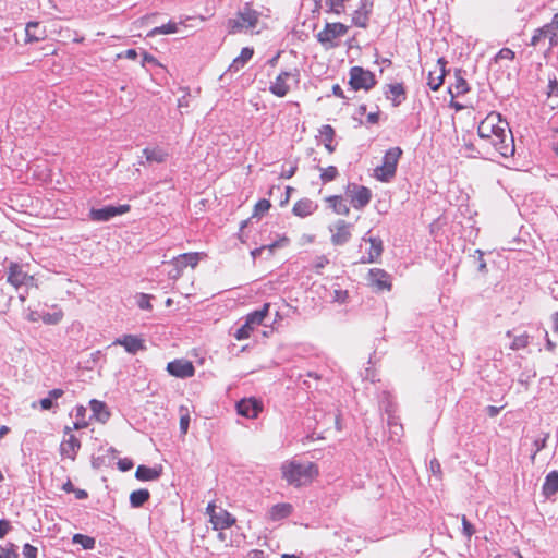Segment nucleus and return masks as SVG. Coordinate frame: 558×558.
I'll return each mask as SVG.
<instances>
[{"instance_id":"39448f33","label":"nucleus","mask_w":558,"mask_h":558,"mask_svg":"<svg viewBox=\"0 0 558 558\" xmlns=\"http://www.w3.org/2000/svg\"><path fill=\"white\" fill-rule=\"evenodd\" d=\"M377 84L375 74L362 66H352L349 71V85L354 90H371Z\"/></svg>"},{"instance_id":"0e129e2a","label":"nucleus","mask_w":558,"mask_h":558,"mask_svg":"<svg viewBox=\"0 0 558 558\" xmlns=\"http://www.w3.org/2000/svg\"><path fill=\"white\" fill-rule=\"evenodd\" d=\"M332 92L336 96L340 97V98H344V95H343V90L342 88L336 84L333 87H332Z\"/></svg>"},{"instance_id":"9d476101","label":"nucleus","mask_w":558,"mask_h":558,"mask_svg":"<svg viewBox=\"0 0 558 558\" xmlns=\"http://www.w3.org/2000/svg\"><path fill=\"white\" fill-rule=\"evenodd\" d=\"M130 210V205H119V206H105L98 209H90L89 218L93 221H109L116 216L123 215Z\"/></svg>"},{"instance_id":"f3484780","label":"nucleus","mask_w":558,"mask_h":558,"mask_svg":"<svg viewBox=\"0 0 558 558\" xmlns=\"http://www.w3.org/2000/svg\"><path fill=\"white\" fill-rule=\"evenodd\" d=\"M373 10V0H361L359 9L353 12L352 21L357 27H366Z\"/></svg>"},{"instance_id":"e2e57ef3","label":"nucleus","mask_w":558,"mask_h":558,"mask_svg":"<svg viewBox=\"0 0 558 558\" xmlns=\"http://www.w3.org/2000/svg\"><path fill=\"white\" fill-rule=\"evenodd\" d=\"M379 114L377 112H372L367 116V122L375 124L378 122Z\"/></svg>"},{"instance_id":"6ab92c4d","label":"nucleus","mask_w":558,"mask_h":558,"mask_svg":"<svg viewBox=\"0 0 558 558\" xmlns=\"http://www.w3.org/2000/svg\"><path fill=\"white\" fill-rule=\"evenodd\" d=\"M72 427L66 426L64 434L69 435V438L61 444V453L68 458L74 459L77 450L81 447L80 440L71 434Z\"/></svg>"},{"instance_id":"b1692460","label":"nucleus","mask_w":558,"mask_h":558,"mask_svg":"<svg viewBox=\"0 0 558 558\" xmlns=\"http://www.w3.org/2000/svg\"><path fill=\"white\" fill-rule=\"evenodd\" d=\"M335 135V130L330 125H324L319 130L322 142L329 154H332L336 149Z\"/></svg>"},{"instance_id":"c85d7f7f","label":"nucleus","mask_w":558,"mask_h":558,"mask_svg":"<svg viewBox=\"0 0 558 558\" xmlns=\"http://www.w3.org/2000/svg\"><path fill=\"white\" fill-rule=\"evenodd\" d=\"M135 476L140 481H154L160 476V472L155 468L140 465L136 470Z\"/></svg>"},{"instance_id":"72a5a7b5","label":"nucleus","mask_w":558,"mask_h":558,"mask_svg":"<svg viewBox=\"0 0 558 558\" xmlns=\"http://www.w3.org/2000/svg\"><path fill=\"white\" fill-rule=\"evenodd\" d=\"M54 311L52 313H41L39 315V318L45 323V324H48V325H56L58 323L61 322V319L63 318V312L58 308L57 306L53 307Z\"/></svg>"},{"instance_id":"c03bdc74","label":"nucleus","mask_w":558,"mask_h":558,"mask_svg":"<svg viewBox=\"0 0 558 558\" xmlns=\"http://www.w3.org/2000/svg\"><path fill=\"white\" fill-rule=\"evenodd\" d=\"M390 94L393 96L396 105H399L401 98L404 96V88L401 84H395L389 86Z\"/></svg>"},{"instance_id":"69168bd1","label":"nucleus","mask_w":558,"mask_h":558,"mask_svg":"<svg viewBox=\"0 0 558 558\" xmlns=\"http://www.w3.org/2000/svg\"><path fill=\"white\" fill-rule=\"evenodd\" d=\"M430 469H432L433 472L440 473V463L436 459L432 460L430 461Z\"/></svg>"},{"instance_id":"4d7b16f0","label":"nucleus","mask_w":558,"mask_h":558,"mask_svg":"<svg viewBox=\"0 0 558 558\" xmlns=\"http://www.w3.org/2000/svg\"><path fill=\"white\" fill-rule=\"evenodd\" d=\"M10 527L9 521L0 520V538H3L8 534Z\"/></svg>"},{"instance_id":"9b49d317","label":"nucleus","mask_w":558,"mask_h":558,"mask_svg":"<svg viewBox=\"0 0 558 558\" xmlns=\"http://www.w3.org/2000/svg\"><path fill=\"white\" fill-rule=\"evenodd\" d=\"M368 286L376 291H390L392 288L391 278L384 269L372 268L367 276Z\"/></svg>"},{"instance_id":"774afa93","label":"nucleus","mask_w":558,"mask_h":558,"mask_svg":"<svg viewBox=\"0 0 558 558\" xmlns=\"http://www.w3.org/2000/svg\"><path fill=\"white\" fill-rule=\"evenodd\" d=\"M554 331L558 333V312L553 314Z\"/></svg>"},{"instance_id":"393cba45","label":"nucleus","mask_w":558,"mask_h":558,"mask_svg":"<svg viewBox=\"0 0 558 558\" xmlns=\"http://www.w3.org/2000/svg\"><path fill=\"white\" fill-rule=\"evenodd\" d=\"M367 241L369 243V250L367 253V257L363 258L362 262L363 263H373L378 257H380V255L383 253V242L380 239H377V238H368Z\"/></svg>"},{"instance_id":"79ce46f5","label":"nucleus","mask_w":558,"mask_h":558,"mask_svg":"<svg viewBox=\"0 0 558 558\" xmlns=\"http://www.w3.org/2000/svg\"><path fill=\"white\" fill-rule=\"evenodd\" d=\"M86 409L84 407H76L75 416L76 421L73 423L74 429H82L87 426V423L84 421Z\"/></svg>"},{"instance_id":"412c9836","label":"nucleus","mask_w":558,"mask_h":558,"mask_svg":"<svg viewBox=\"0 0 558 558\" xmlns=\"http://www.w3.org/2000/svg\"><path fill=\"white\" fill-rule=\"evenodd\" d=\"M113 344L124 347L126 352L135 354L145 348L144 341L136 336L126 335L122 338L117 339Z\"/></svg>"},{"instance_id":"a878e982","label":"nucleus","mask_w":558,"mask_h":558,"mask_svg":"<svg viewBox=\"0 0 558 558\" xmlns=\"http://www.w3.org/2000/svg\"><path fill=\"white\" fill-rule=\"evenodd\" d=\"M558 492V471L549 472L543 484V494L546 497L553 496Z\"/></svg>"},{"instance_id":"bb28decb","label":"nucleus","mask_w":558,"mask_h":558,"mask_svg":"<svg viewBox=\"0 0 558 558\" xmlns=\"http://www.w3.org/2000/svg\"><path fill=\"white\" fill-rule=\"evenodd\" d=\"M293 34L301 40L310 38V36L314 34V20L308 19L295 25Z\"/></svg>"},{"instance_id":"de8ad7c7","label":"nucleus","mask_w":558,"mask_h":558,"mask_svg":"<svg viewBox=\"0 0 558 558\" xmlns=\"http://www.w3.org/2000/svg\"><path fill=\"white\" fill-rule=\"evenodd\" d=\"M270 202L267 201V199H260L256 203L255 205V210H254V215L255 216H258V215H263L264 213L268 211L269 208H270Z\"/></svg>"},{"instance_id":"5701e85b","label":"nucleus","mask_w":558,"mask_h":558,"mask_svg":"<svg viewBox=\"0 0 558 558\" xmlns=\"http://www.w3.org/2000/svg\"><path fill=\"white\" fill-rule=\"evenodd\" d=\"M253 49L252 48H248V47H244L242 50H241V53L239 57H236L232 63L230 64V66L228 68V71L229 73H236L239 72L242 68H244V65L252 59L253 57Z\"/></svg>"},{"instance_id":"f704fd0d","label":"nucleus","mask_w":558,"mask_h":558,"mask_svg":"<svg viewBox=\"0 0 558 558\" xmlns=\"http://www.w3.org/2000/svg\"><path fill=\"white\" fill-rule=\"evenodd\" d=\"M319 171H320L319 178L323 183H328V182L333 181L339 174L338 169L335 166L319 168Z\"/></svg>"},{"instance_id":"7ed1b4c3","label":"nucleus","mask_w":558,"mask_h":558,"mask_svg":"<svg viewBox=\"0 0 558 558\" xmlns=\"http://www.w3.org/2000/svg\"><path fill=\"white\" fill-rule=\"evenodd\" d=\"M259 12L247 4L239 10L234 17L227 22V28L230 34L253 32L259 21Z\"/></svg>"},{"instance_id":"49530a36","label":"nucleus","mask_w":558,"mask_h":558,"mask_svg":"<svg viewBox=\"0 0 558 558\" xmlns=\"http://www.w3.org/2000/svg\"><path fill=\"white\" fill-rule=\"evenodd\" d=\"M529 344V336L527 335H521L512 341L511 349L519 350L526 348Z\"/></svg>"},{"instance_id":"6e6d98bb","label":"nucleus","mask_w":558,"mask_h":558,"mask_svg":"<svg viewBox=\"0 0 558 558\" xmlns=\"http://www.w3.org/2000/svg\"><path fill=\"white\" fill-rule=\"evenodd\" d=\"M118 466L121 471L126 472L133 468V462L129 459H121L118 462Z\"/></svg>"},{"instance_id":"09e8293b","label":"nucleus","mask_w":558,"mask_h":558,"mask_svg":"<svg viewBox=\"0 0 558 558\" xmlns=\"http://www.w3.org/2000/svg\"><path fill=\"white\" fill-rule=\"evenodd\" d=\"M462 526H463V533L468 538H471L472 535L475 533L474 526L469 522L465 515H462L461 518Z\"/></svg>"},{"instance_id":"1a4fd4ad","label":"nucleus","mask_w":558,"mask_h":558,"mask_svg":"<svg viewBox=\"0 0 558 558\" xmlns=\"http://www.w3.org/2000/svg\"><path fill=\"white\" fill-rule=\"evenodd\" d=\"M349 27L342 23H327L322 32L318 33L317 38L322 44H329L335 46V40L344 36Z\"/></svg>"},{"instance_id":"13d9d810","label":"nucleus","mask_w":558,"mask_h":558,"mask_svg":"<svg viewBox=\"0 0 558 558\" xmlns=\"http://www.w3.org/2000/svg\"><path fill=\"white\" fill-rule=\"evenodd\" d=\"M295 170H296L295 166H290L288 169H286L283 167L282 171L280 172V177L289 179V178H291L295 173Z\"/></svg>"},{"instance_id":"dca6fc26","label":"nucleus","mask_w":558,"mask_h":558,"mask_svg":"<svg viewBox=\"0 0 558 558\" xmlns=\"http://www.w3.org/2000/svg\"><path fill=\"white\" fill-rule=\"evenodd\" d=\"M292 81H294V75L291 72H282L271 83L269 90L278 97H284L290 89V82Z\"/></svg>"},{"instance_id":"473e14b6","label":"nucleus","mask_w":558,"mask_h":558,"mask_svg":"<svg viewBox=\"0 0 558 558\" xmlns=\"http://www.w3.org/2000/svg\"><path fill=\"white\" fill-rule=\"evenodd\" d=\"M64 395V391L62 389H52L48 392V396L46 398H43L39 403L43 410H50L53 408V401L58 400Z\"/></svg>"},{"instance_id":"c756f323","label":"nucleus","mask_w":558,"mask_h":558,"mask_svg":"<svg viewBox=\"0 0 558 558\" xmlns=\"http://www.w3.org/2000/svg\"><path fill=\"white\" fill-rule=\"evenodd\" d=\"M90 409L95 417L101 423H105L110 416V413L108 412L106 404L101 401L92 400Z\"/></svg>"},{"instance_id":"4be33fe9","label":"nucleus","mask_w":558,"mask_h":558,"mask_svg":"<svg viewBox=\"0 0 558 558\" xmlns=\"http://www.w3.org/2000/svg\"><path fill=\"white\" fill-rule=\"evenodd\" d=\"M211 524L215 530H225L235 523V519L226 510L211 514Z\"/></svg>"},{"instance_id":"f257e3e1","label":"nucleus","mask_w":558,"mask_h":558,"mask_svg":"<svg viewBox=\"0 0 558 558\" xmlns=\"http://www.w3.org/2000/svg\"><path fill=\"white\" fill-rule=\"evenodd\" d=\"M478 136L502 157L512 156L514 140L508 122L498 112H490L477 126Z\"/></svg>"},{"instance_id":"864d4df0","label":"nucleus","mask_w":558,"mask_h":558,"mask_svg":"<svg viewBox=\"0 0 558 558\" xmlns=\"http://www.w3.org/2000/svg\"><path fill=\"white\" fill-rule=\"evenodd\" d=\"M330 1V5H331V10L339 14L342 10H343V4L347 0H329Z\"/></svg>"},{"instance_id":"a18cd8bd","label":"nucleus","mask_w":558,"mask_h":558,"mask_svg":"<svg viewBox=\"0 0 558 558\" xmlns=\"http://www.w3.org/2000/svg\"><path fill=\"white\" fill-rule=\"evenodd\" d=\"M17 551L13 544L0 546V558H17Z\"/></svg>"},{"instance_id":"e433bc0d","label":"nucleus","mask_w":558,"mask_h":558,"mask_svg":"<svg viewBox=\"0 0 558 558\" xmlns=\"http://www.w3.org/2000/svg\"><path fill=\"white\" fill-rule=\"evenodd\" d=\"M291 513V506L288 504H279L272 507L271 517L275 520L283 519Z\"/></svg>"},{"instance_id":"8fccbe9b","label":"nucleus","mask_w":558,"mask_h":558,"mask_svg":"<svg viewBox=\"0 0 558 558\" xmlns=\"http://www.w3.org/2000/svg\"><path fill=\"white\" fill-rule=\"evenodd\" d=\"M137 305L142 308V310H150L151 308V304H150V296L147 295V294H141L138 296V300H137Z\"/></svg>"},{"instance_id":"6e6552de","label":"nucleus","mask_w":558,"mask_h":558,"mask_svg":"<svg viewBox=\"0 0 558 558\" xmlns=\"http://www.w3.org/2000/svg\"><path fill=\"white\" fill-rule=\"evenodd\" d=\"M545 40H548V50L558 46V31L553 21L535 31L531 38V45L536 47Z\"/></svg>"},{"instance_id":"4468645a","label":"nucleus","mask_w":558,"mask_h":558,"mask_svg":"<svg viewBox=\"0 0 558 558\" xmlns=\"http://www.w3.org/2000/svg\"><path fill=\"white\" fill-rule=\"evenodd\" d=\"M170 375L179 378H187L194 375L195 368L190 361L174 360L167 365Z\"/></svg>"},{"instance_id":"680f3d73","label":"nucleus","mask_w":558,"mask_h":558,"mask_svg":"<svg viewBox=\"0 0 558 558\" xmlns=\"http://www.w3.org/2000/svg\"><path fill=\"white\" fill-rule=\"evenodd\" d=\"M73 493L77 499H85L88 496L87 492L84 489H74Z\"/></svg>"},{"instance_id":"f8f14e48","label":"nucleus","mask_w":558,"mask_h":558,"mask_svg":"<svg viewBox=\"0 0 558 558\" xmlns=\"http://www.w3.org/2000/svg\"><path fill=\"white\" fill-rule=\"evenodd\" d=\"M446 64L447 61L445 58H439L434 64L433 69H430L428 72L427 85L434 92L438 90L444 83L446 75Z\"/></svg>"},{"instance_id":"aec40b11","label":"nucleus","mask_w":558,"mask_h":558,"mask_svg":"<svg viewBox=\"0 0 558 558\" xmlns=\"http://www.w3.org/2000/svg\"><path fill=\"white\" fill-rule=\"evenodd\" d=\"M350 228H351V226L349 223H347L345 221H343V220L338 221L333 226V229H331V232H332L331 240H332L333 244L341 245V244H344L345 242H348L351 236Z\"/></svg>"},{"instance_id":"0eeeda50","label":"nucleus","mask_w":558,"mask_h":558,"mask_svg":"<svg viewBox=\"0 0 558 558\" xmlns=\"http://www.w3.org/2000/svg\"><path fill=\"white\" fill-rule=\"evenodd\" d=\"M201 259L199 253H184L177 257H174L170 263L171 269L168 271L169 278L177 280L181 275L185 267L191 266L192 268L196 267Z\"/></svg>"},{"instance_id":"ddd939ff","label":"nucleus","mask_w":558,"mask_h":558,"mask_svg":"<svg viewBox=\"0 0 558 558\" xmlns=\"http://www.w3.org/2000/svg\"><path fill=\"white\" fill-rule=\"evenodd\" d=\"M263 410V404L255 398L242 399L236 403L238 414L246 418H255Z\"/></svg>"},{"instance_id":"2eb2a0df","label":"nucleus","mask_w":558,"mask_h":558,"mask_svg":"<svg viewBox=\"0 0 558 558\" xmlns=\"http://www.w3.org/2000/svg\"><path fill=\"white\" fill-rule=\"evenodd\" d=\"M7 281L14 288H20L33 281V277L23 271L22 267L16 263H11L8 269Z\"/></svg>"},{"instance_id":"ea45409f","label":"nucleus","mask_w":558,"mask_h":558,"mask_svg":"<svg viewBox=\"0 0 558 558\" xmlns=\"http://www.w3.org/2000/svg\"><path fill=\"white\" fill-rule=\"evenodd\" d=\"M327 202L338 214H347L349 211L348 207L343 203L342 197L340 196H330L327 198Z\"/></svg>"},{"instance_id":"20e7f679","label":"nucleus","mask_w":558,"mask_h":558,"mask_svg":"<svg viewBox=\"0 0 558 558\" xmlns=\"http://www.w3.org/2000/svg\"><path fill=\"white\" fill-rule=\"evenodd\" d=\"M400 147L389 148L384 158L383 163L374 169V178L380 182H389L396 175L398 162L402 156Z\"/></svg>"},{"instance_id":"2f4dec72","label":"nucleus","mask_w":558,"mask_h":558,"mask_svg":"<svg viewBox=\"0 0 558 558\" xmlns=\"http://www.w3.org/2000/svg\"><path fill=\"white\" fill-rule=\"evenodd\" d=\"M150 497L147 489H137L131 493L130 504L133 508L142 507Z\"/></svg>"},{"instance_id":"4c0bfd02","label":"nucleus","mask_w":558,"mask_h":558,"mask_svg":"<svg viewBox=\"0 0 558 558\" xmlns=\"http://www.w3.org/2000/svg\"><path fill=\"white\" fill-rule=\"evenodd\" d=\"M73 543L82 545L84 549H93L96 544L95 538L83 534H74Z\"/></svg>"},{"instance_id":"3c124183","label":"nucleus","mask_w":558,"mask_h":558,"mask_svg":"<svg viewBox=\"0 0 558 558\" xmlns=\"http://www.w3.org/2000/svg\"><path fill=\"white\" fill-rule=\"evenodd\" d=\"M23 555L26 558H36V556H37V548L27 543L23 547Z\"/></svg>"},{"instance_id":"7c9ffc66","label":"nucleus","mask_w":558,"mask_h":558,"mask_svg":"<svg viewBox=\"0 0 558 558\" xmlns=\"http://www.w3.org/2000/svg\"><path fill=\"white\" fill-rule=\"evenodd\" d=\"M143 154L145 155L146 157V160L148 162H158V163H161L163 162L166 159H167V156L168 154L159 148V147H156V148H145L143 150Z\"/></svg>"},{"instance_id":"cd10ccee","label":"nucleus","mask_w":558,"mask_h":558,"mask_svg":"<svg viewBox=\"0 0 558 558\" xmlns=\"http://www.w3.org/2000/svg\"><path fill=\"white\" fill-rule=\"evenodd\" d=\"M292 211L295 216L304 218L313 213V204L308 198L300 199L296 202L292 208Z\"/></svg>"},{"instance_id":"bf43d9fd","label":"nucleus","mask_w":558,"mask_h":558,"mask_svg":"<svg viewBox=\"0 0 558 558\" xmlns=\"http://www.w3.org/2000/svg\"><path fill=\"white\" fill-rule=\"evenodd\" d=\"M335 298L338 302H344L348 298V292L347 291H335Z\"/></svg>"},{"instance_id":"37998d69","label":"nucleus","mask_w":558,"mask_h":558,"mask_svg":"<svg viewBox=\"0 0 558 558\" xmlns=\"http://www.w3.org/2000/svg\"><path fill=\"white\" fill-rule=\"evenodd\" d=\"M468 90H469V86H468L466 81L463 77L459 76V77H457V82L454 85V94H453L452 89H450V93L452 94V97H454V95L456 96L463 95Z\"/></svg>"},{"instance_id":"c9c22d12","label":"nucleus","mask_w":558,"mask_h":558,"mask_svg":"<svg viewBox=\"0 0 558 558\" xmlns=\"http://www.w3.org/2000/svg\"><path fill=\"white\" fill-rule=\"evenodd\" d=\"M178 31V25L174 22H168L161 26L155 27L148 33V36H156L160 34H174Z\"/></svg>"},{"instance_id":"603ef678","label":"nucleus","mask_w":558,"mask_h":558,"mask_svg":"<svg viewBox=\"0 0 558 558\" xmlns=\"http://www.w3.org/2000/svg\"><path fill=\"white\" fill-rule=\"evenodd\" d=\"M548 96H558V81L556 78H550L548 83Z\"/></svg>"},{"instance_id":"5fc2aeb1","label":"nucleus","mask_w":558,"mask_h":558,"mask_svg":"<svg viewBox=\"0 0 558 558\" xmlns=\"http://www.w3.org/2000/svg\"><path fill=\"white\" fill-rule=\"evenodd\" d=\"M548 438H549V434H546L542 439L535 440V442H534L535 448H536L535 453L539 452L541 450H543L546 447Z\"/></svg>"},{"instance_id":"f03ea898","label":"nucleus","mask_w":558,"mask_h":558,"mask_svg":"<svg viewBox=\"0 0 558 558\" xmlns=\"http://www.w3.org/2000/svg\"><path fill=\"white\" fill-rule=\"evenodd\" d=\"M312 469L313 464L311 462L301 461L298 458L284 461L280 468L282 477L288 482V484L295 487L311 482Z\"/></svg>"},{"instance_id":"052dcab7","label":"nucleus","mask_w":558,"mask_h":558,"mask_svg":"<svg viewBox=\"0 0 558 558\" xmlns=\"http://www.w3.org/2000/svg\"><path fill=\"white\" fill-rule=\"evenodd\" d=\"M206 513L209 515V518L211 519V514H216L217 511H216V505L214 501L209 502L207 508H206Z\"/></svg>"},{"instance_id":"423d86ee","label":"nucleus","mask_w":558,"mask_h":558,"mask_svg":"<svg viewBox=\"0 0 558 558\" xmlns=\"http://www.w3.org/2000/svg\"><path fill=\"white\" fill-rule=\"evenodd\" d=\"M269 306L270 305L266 303L263 305L260 310L250 313L246 316L245 323L235 331V339L244 340L250 338L251 332L255 329V327L259 326L266 318L269 311Z\"/></svg>"},{"instance_id":"a211bd4d","label":"nucleus","mask_w":558,"mask_h":558,"mask_svg":"<svg viewBox=\"0 0 558 558\" xmlns=\"http://www.w3.org/2000/svg\"><path fill=\"white\" fill-rule=\"evenodd\" d=\"M371 198L372 192L368 187L356 186L350 195V203L354 208L361 209L369 203Z\"/></svg>"},{"instance_id":"58836bf2","label":"nucleus","mask_w":558,"mask_h":558,"mask_svg":"<svg viewBox=\"0 0 558 558\" xmlns=\"http://www.w3.org/2000/svg\"><path fill=\"white\" fill-rule=\"evenodd\" d=\"M180 412V432L185 435L189 430L190 425V413L189 409L184 405H181L179 409Z\"/></svg>"},{"instance_id":"a19ab883","label":"nucleus","mask_w":558,"mask_h":558,"mask_svg":"<svg viewBox=\"0 0 558 558\" xmlns=\"http://www.w3.org/2000/svg\"><path fill=\"white\" fill-rule=\"evenodd\" d=\"M515 53L510 48H502L494 58V63L498 64L500 61H513Z\"/></svg>"},{"instance_id":"338daca9","label":"nucleus","mask_w":558,"mask_h":558,"mask_svg":"<svg viewBox=\"0 0 558 558\" xmlns=\"http://www.w3.org/2000/svg\"><path fill=\"white\" fill-rule=\"evenodd\" d=\"M125 58L134 60L137 57V52L134 49H128L125 51Z\"/></svg>"}]
</instances>
